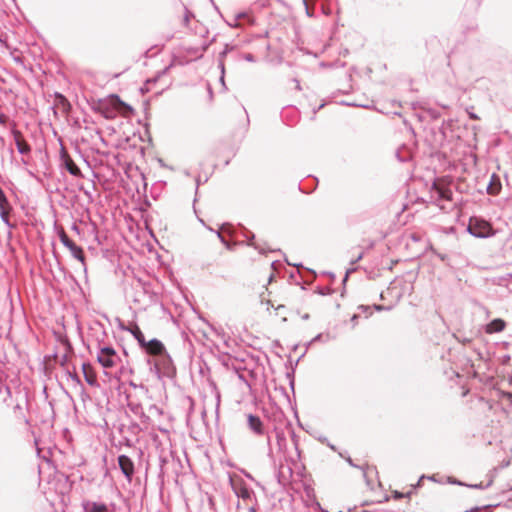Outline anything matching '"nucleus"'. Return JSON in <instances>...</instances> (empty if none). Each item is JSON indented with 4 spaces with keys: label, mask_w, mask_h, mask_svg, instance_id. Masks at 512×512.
Returning <instances> with one entry per match:
<instances>
[{
    "label": "nucleus",
    "mask_w": 512,
    "mask_h": 512,
    "mask_svg": "<svg viewBox=\"0 0 512 512\" xmlns=\"http://www.w3.org/2000/svg\"><path fill=\"white\" fill-rule=\"evenodd\" d=\"M147 363L150 366V371L158 379L172 378L175 375V367L167 351L159 357L148 358Z\"/></svg>",
    "instance_id": "obj_1"
},
{
    "label": "nucleus",
    "mask_w": 512,
    "mask_h": 512,
    "mask_svg": "<svg viewBox=\"0 0 512 512\" xmlns=\"http://www.w3.org/2000/svg\"><path fill=\"white\" fill-rule=\"evenodd\" d=\"M467 231L469 234L476 238H489L495 235V231L492 225L480 218V217H471L469 220V224L467 226Z\"/></svg>",
    "instance_id": "obj_2"
},
{
    "label": "nucleus",
    "mask_w": 512,
    "mask_h": 512,
    "mask_svg": "<svg viewBox=\"0 0 512 512\" xmlns=\"http://www.w3.org/2000/svg\"><path fill=\"white\" fill-rule=\"evenodd\" d=\"M59 239L61 243L70 251L71 255L80 261L83 265H85V254L83 249L76 245L66 234V232L61 229L58 232Z\"/></svg>",
    "instance_id": "obj_3"
},
{
    "label": "nucleus",
    "mask_w": 512,
    "mask_h": 512,
    "mask_svg": "<svg viewBox=\"0 0 512 512\" xmlns=\"http://www.w3.org/2000/svg\"><path fill=\"white\" fill-rule=\"evenodd\" d=\"M232 488L236 496L243 502L255 500L254 491L243 480L232 481Z\"/></svg>",
    "instance_id": "obj_4"
},
{
    "label": "nucleus",
    "mask_w": 512,
    "mask_h": 512,
    "mask_svg": "<svg viewBox=\"0 0 512 512\" xmlns=\"http://www.w3.org/2000/svg\"><path fill=\"white\" fill-rule=\"evenodd\" d=\"M142 349L149 355V358L159 357L166 352L164 344L156 338L146 341V345Z\"/></svg>",
    "instance_id": "obj_5"
},
{
    "label": "nucleus",
    "mask_w": 512,
    "mask_h": 512,
    "mask_svg": "<svg viewBox=\"0 0 512 512\" xmlns=\"http://www.w3.org/2000/svg\"><path fill=\"white\" fill-rule=\"evenodd\" d=\"M118 465L125 478L131 482L134 475V463L127 455L118 456Z\"/></svg>",
    "instance_id": "obj_6"
},
{
    "label": "nucleus",
    "mask_w": 512,
    "mask_h": 512,
    "mask_svg": "<svg viewBox=\"0 0 512 512\" xmlns=\"http://www.w3.org/2000/svg\"><path fill=\"white\" fill-rule=\"evenodd\" d=\"M247 425L248 428L257 436H262L265 434V426L260 417L249 414L247 416Z\"/></svg>",
    "instance_id": "obj_7"
},
{
    "label": "nucleus",
    "mask_w": 512,
    "mask_h": 512,
    "mask_svg": "<svg viewBox=\"0 0 512 512\" xmlns=\"http://www.w3.org/2000/svg\"><path fill=\"white\" fill-rule=\"evenodd\" d=\"M12 135L15 140L17 151L22 155H28L31 152V147L23 140L22 133L19 130H12Z\"/></svg>",
    "instance_id": "obj_8"
},
{
    "label": "nucleus",
    "mask_w": 512,
    "mask_h": 512,
    "mask_svg": "<svg viewBox=\"0 0 512 512\" xmlns=\"http://www.w3.org/2000/svg\"><path fill=\"white\" fill-rule=\"evenodd\" d=\"M432 190H433L436 200H445V201L452 200L453 194H452V191L448 187L441 186L437 183H433Z\"/></svg>",
    "instance_id": "obj_9"
},
{
    "label": "nucleus",
    "mask_w": 512,
    "mask_h": 512,
    "mask_svg": "<svg viewBox=\"0 0 512 512\" xmlns=\"http://www.w3.org/2000/svg\"><path fill=\"white\" fill-rule=\"evenodd\" d=\"M84 512H107L108 507L104 503L94 502V501H84L83 504Z\"/></svg>",
    "instance_id": "obj_10"
},
{
    "label": "nucleus",
    "mask_w": 512,
    "mask_h": 512,
    "mask_svg": "<svg viewBox=\"0 0 512 512\" xmlns=\"http://www.w3.org/2000/svg\"><path fill=\"white\" fill-rule=\"evenodd\" d=\"M62 159L64 162V166L66 170L75 177L82 176L80 168L76 165V163L67 155L63 154Z\"/></svg>",
    "instance_id": "obj_11"
},
{
    "label": "nucleus",
    "mask_w": 512,
    "mask_h": 512,
    "mask_svg": "<svg viewBox=\"0 0 512 512\" xmlns=\"http://www.w3.org/2000/svg\"><path fill=\"white\" fill-rule=\"evenodd\" d=\"M243 236L247 239V245L254 247L256 250H258L260 253H265L266 248L264 245H261L259 242H255V235L248 229L244 228Z\"/></svg>",
    "instance_id": "obj_12"
},
{
    "label": "nucleus",
    "mask_w": 512,
    "mask_h": 512,
    "mask_svg": "<svg viewBox=\"0 0 512 512\" xmlns=\"http://www.w3.org/2000/svg\"><path fill=\"white\" fill-rule=\"evenodd\" d=\"M506 323L504 320L497 318L492 320L486 326V332L489 334L498 333L504 330Z\"/></svg>",
    "instance_id": "obj_13"
},
{
    "label": "nucleus",
    "mask_w": 512,
    "mask_h": 512,
    "mask_svg": "<svg viewBox=\"0 0 512 512\" xmlns=\"http://www.w3.org/2000/svg\"><path fill=\"white\" fill-rule=\"evenodd\" d=\"M82 370L84 374L85 381L91 385L95 386L97 385V379L95 373L92 371L90 364L83 363L82 364Z\"/></svg>",
    "instance_id": "obj_14"
},
{
    "label": "nucleus",
    "mask_w": 512,
    "mask_h": 512,
    "mask_svg": "<svg viewBox=\"0 0 512 512\" xmlns=\"http://www.w3.org/2000/svg\"><path fill=\"white\" fill-rule=\"evenodd\" d=\"M128 330L134 336V338L137 340V342L141 348L144 345H146V339L144 337V334L142 333L140 327L137 324L131 325V327Z\"/></svg>",
    "instance_id": "obj_15"
},
{
    "label": "nucleus",
    "mask_w": 512,
    "mask_h": 512,
    "mask_svg": "<svg viewBox=\"0 0 512 512\" xmlns=\"http://www.w3.org/2000/svg\"><path fill=\"white\" fill-rule=\"evenodd\" d=\"M0 395H3V403L6 404L7 406H10L9 399H11L12 397L11 389L2 380H0Z\"/></svg>",
    "instance_id": "obj_16"
},
{
    "label": "nucleus",
    "mask_w": 512,
    "mask_h": 512,
    "mask_svg": "<svg viewBox=\"0 0 512 512\" xmlns=\"http://www.w3.org/2000/svg\"><path fill=\"white\" fill-rule=\"evenodd\" d=\"M117 357H112L110 355H97L98 362L104 368H111L115 365Z\"/></svg>",
    "instance_id": "obj_17"
},
{
    "label": "nucleus",
    "mask_w": 512,
    "mask_h": 512,
    "mask_svg": "<svg viewBox=\"0 0 512 512\" xmlns=\"http://www.w3.org/2000/svg\"><path fill=\"white\" fill-rule=\"evenodd\" d=\"M3 209H12V208L8 202V199H7L3 189L0 187V210H3Z\"/></svg>",
    "instance_id": "obj_18"
},
{
    "label": "nucleus",
    "mask_w": 512,
    "mask_h": 512,
    "mask_svg": "<svg viewBox=\"0 0 512 512\" xmlns=\"http://www.w3.org/2000/svg\"><path fill=\"white\" fill-rule=\"evenodd\" d=\"M246 20L249 24L253 25L254 24V19L253 17H251L248 13L246 12H240V13H237L235 15V20L236 21H239V20Z\"/></svg>",
    "instance_id": "obj_19"
},
{
    "label": "nucleus",
    "mask_w": 512,
    "mask_h": 512,
    "mask_svg": "<svg viewBox=\"0 0 512 512\" xmlns=\"http://www.w3.org/2000/svg\"><path fill=\"white\" fill-rule=\"evenodd\" d=\"M228 53H226V51H222L220 54H219V68L221 70V82L224 84V70H225V66H224V62H223V59L224 57L227 55Z\"/></svg>",
    "instance_id": "obj_20"
},
{
    "label": "nucleus",
    "mask_w": 512,
    "mask_h": 512,
    "mask_svg": "<svg viewBox=\"0 0 512 512\" xmlns=\"http://www.w3.org/2000/svg\"><path fill=\"white\" fill-rule=\"evenodd\" d=\"M11 209H3V210H0V217H1V220L8 226V227H12L10 221H9V213H10Z\"/></svg>",
    "instance_id": "obj_21"
},
{
    "label": "nucleus",
    "mask_w": 512,
    "mask_h": 512,
    "mask_svg": "<svg viewBox=\"0 0 512 512\" xmlns=\"http://www.w3.org/2000/svg\"><path fill=\"white\" fill-rule=\"evenodd\" d=\"M98 355H110L112 357H117L115 350L109 346L102 347Z\"/></svg>",
    "instance_id": "obj_22"
},
{
    "label": "nucleus",
    "mask_w": 512,
    "mask_h": 512,
    "mask_svg": "<svg viewBox=\"0 0 512 512\" xmlns=\"http://www.w3.org/2000/svg\"><path fill=\"white\" fill-rule=\"evenodd\" d=\"M276 439H277V444L279 446V449L282 448V445L283 443L285 442V436H284V433L283 432H276Z\"/></svg>",
    "instance_id": "obj_23"
},
{
    "label": "nucleus",
    "mask_w": 512,
    "mask_h": 512,
    "mask_svg": "<svg viewBox=\"0 0 512 512\" xmlns=\"http://www.w3.org/2000/svg\"><path fill=\"white\" fill-rule=\"evenodd\" d=\"M491 484H492V481H489L487 484L479 483V484L468 485V487L483 490V489L488 488Z\"/></svg>",
    "instance_id": "obj_24"
},
{
    "label": "nucleus",
    "mask_w": 512,
    "mask_h": 512,
    "mask_svg": "<svg viewBox=\"0 0 512 512\" xmlns=\"http://www.w3.org/2000/svg\"><path fill=\"white\" fill-rule=\"evenodd\" d=\"M217 237L219 238V240L228 248L230 249V244L229 242L224 238V236L222 235V233L220 231H215Z\"/></svg>",
    "instance_id": "obj_25"
},
{
    "label": "nucleus",
    "mask_w": 512,
    "mask_h": 512,
    "mask_svg": "<svg viewBox=\"0 0 512 512\" xmlns=\"http://www.w3.org/2000/svg\"><path fill=\"white\" fill-rule=\"evenodd\" d=\"M303 4L305 6L306 15L309 17H313L314 13L308 5V0H303Z\"/></svg>",
    "instance_id": "obj_26"
},
{
    "label": "nucleus",
    "mask_w": 512,
    "mask_h": 512,
    "mask_svg": "<svg viewBox=\"0 0 512 512\" xmlns=\"http://www.w3.org/2000/svg\"><path fill=\"white\" fill-rule=\"evenodd\" d=\"M248 503V511L249 512H257V504H256V499L253 500L252 502H247Z\"/></svg>",
    "instance_id": "obj_27"
},
{
    "label": "nucleus",
    "mask_w": 512,
    "mask_h": 512,
    "mask_svg": "<svg viewBox=\"0 0 512 512\" xmlns=\"http://www.w3.org/2000/svg\"><path fill=\"white\" fill-rule=\"evenodd\" d=\"M318 292H319V294H321V295H328V294H330V293H331V289H330V288H328V287L319 288V289H318Z\"/></svg>",
    "instance_id": "obj_28"
},
{
    "label": "nucleus",
    "mask_w": 512,
    "mask_h": 512,
    "mask_svg": "<svg viewBox=\"0 0 512 512\" xmlns=\"http://www.w3.org/2000/svg\"><path fill=\"white\" fill-rule=\"evenodd\" d=\"M244 59L248 62H255V57L251 53L245 54Z\"/></svg>",
    "instance_id": "obj_29"
},
{
    "label": "nucleus",
    "mask_w": 512,
    "mask_h": 512,
    "mask_svg": "<svg viewBox=\"0 0 512 512\" xmlns=\"http://www.w3.org/2000/svg\"><path fill=\"white\" fill-rule=\"evenodd\" d=\"M362 257H363V252H361L357 256H355V258H353L351 260V264L353 265V264L357 263L358 261H360L362 259Z\"/></svg>",
    "instance_id": "obj_30"
},
{
    "label": "nucleus",
    "mask_w": 512,
    "mask_h": 512,
    "mask_svg": "<svg viewBox=\"0 0 512 512\" xmlns=\"http://www.w3.org/2000/svg\"><path fill=\"white\" fill-rule=\"evenodd\" d=\"M354 271H355V269H354V268L348 269V270L346 271V274H345L344 279H343V282H344V283L347 281V279H348V277H349L350 273H352V272H354Z\"/></svg>",
    "instance_id": "obj_31"
},
{
    "label": "nucleus",
    "mask_w": 512,
    "mask_h": 512,
    "mask_svg": "<svg viewBox=\"0 0 512 512\" xmlns=\"http://www.w3.org/2000/svg\"><path fill=\"white\" fill-rule=\"evenodd\" d=\"M374 308H375L377 311L389 310V309H390V307H386V306H383V305H374Z\"/></svg>",
    "instance_id": "obj_32"
},
{
    "label": "nucleus",
    "mask_w": 512,
    "mask_h": 512,
    "mask_svg": "<svg viewBox=\"0 0 512 512\" xmlns=\"http://www.w3.org/2000/svg\"><path fill=\"white\" fill-rule=\"evenodd\" d=\"M293 82L295 83V88L298 90V91H301L302 90V87L300 85V82L298 79L294 78L293 79Z\"/></svg>",
    "instance_id": "obj_33"
},
{
    "label": "nucleus",
    "mask_w": 512,
    "mask_h": 512,
    "mask_svg": "<svg viewBox=\"0 0 512 512\" xmlns=\"http://www.w3.org/2000/svg\"><path fill=\"white\" fill-rule=\"evenodd\" d=\"M393 496L395 499H402L405 495L401 492L395 491Z\"/></svg>",
    "instance_id": "obj_34"
},
{
    "label": "nucleus",
    "mask_w": 512,
    "mask_h": 512,
    "mask_svg": "<svg viewBox=\"0 0 512 512\" xmlns=\"http://www.w3.org/2000/svg\"><path fill=\"white\" fill-rule=\"evenodd\" d=\"M323 339V334H318L316 335L313 339H312V342H317V341H321Z\"/></svg>",
    "instance_id": "obj_35"
},
{
    "label": "nucleus",
    "mask_w": 512,
    "mask_h": 512,
    "mask_svg": "<svg viewBox=\"0 0 512 512\" xmlns=\"http://www.w3.org/2000/svg\"><path fill=\"white\" fill-rule=\"evenodd\" d=\"M228 25L231 26V27H235V28L240 26L239 22L236 21L235 19H234L233 22H231V23L229 22Z\"/></svg>",
    "instance_id": "obj_36"
},
{
    "label": "nucleus",
    "mask_w": 512,
    "mask_h": 512,
    "mask_svg": "<svg viewBox=\"0 0 512 512\" xmlns=\"http://www.w3.org/2000/svg\"><path fill=\"white\" fill-rule=\"evenodd\" d=\"M56 96H57V98H59V99H60V102H61V103H63V104H64V103H67V100H66V98H65L63 95H61V94H57Z\"/></svg>",
    "instance_id": "obj_37"
},
{
    "label": "nucleus",
    "mask_w": 512,
    "mask_h": 512,
    "mask_svg": "<svg viewBox=\"0 0 512 512\" xmlns=\"http://www.w3.org/2000/svg\"><path fill=\"white\" fill-rule=\"evenodd\" d=\"M232 49H233L232 46H230L229 44H226L225 48H224V51H226V53H229Z\"/></svg>",
    "instance_id": "obj_38"
},
{
    "label": "nucleus",
    "mask_w": 512,
    "mask_h": 512,
    "mask_svg": "<svg viewBox=\"0 0 512 512\" xmlns=\"http://www.w3.org/2000/svg\"><path fill=\"white\" fill-rule=\"evenodd\" d=\"M449 482H450V483H452V484L463 485V483H462V482H460V481H458V480H456V479H450V480H449Z\"/></svg>",
    "instance_id": "obj_39"
},
{
    "label": "nucleus",
    "mask_w": 512,
    "mask_h": 512,
    "mask_svg": "<svg viewBox=\"0 0 512 512\" xmlns=\"http://www.w3.org/2000/svg\"><path fill=\"white\" fill-rule=\"evenodd\" d=\"M71 378H72L73 380H75L77 383H80V378H79V376H77L76 374H75V375H71Z\"/></svg>",
    "instance_id": "obj_40"
},
{
    "label": "nucleus",
    "mask_w": 512,
    "mask_h": 512,
    "mask_svg": "<svg viewBox=\"0 0 512 512\" xmlns=\"http://www.w3.org/2000/svg\"><path fill=\"white\" fill-rule=\"evenodd\" d=\"M72 229H73L74 231H76L77 233H79V228H78V226H77L76 224H74V225L72 226Z\"/></svg>",
    "instance_id": "obj_41"
},
{
    "label": "nucleus",
    "mask_w": 512,
    "mask_h": 512,
    "mask_svg": "<svg viewBox=\"0 0 512 512\" xmlns=\"http://www.w3.org/2000/svg\"><path fill=\"white\" fill-rule=\"evenodd\" d=\"M347 462L351 465V466H354L353 462H352V459L350 457L347 458Z\"/></svg>",
    "instance_id": "obj_42"
},
{
    "label": "nucleus",
    "mask_w": 512,
    "mask_h": 512,
    "mask_svg": "<svg viewBox=\"0 0 512 512\" xmlns=\"http://www.w3.org/2000/svg\"><path fill=\"white\" fill-rule=\"evenodd\" d=\"M15 410H20L21 409V406L19 404L15 405L14 407Z\"/></svg>",
    "instance_id": "obj_43"
},
{
    "label": "nucleus",
    "mask_w": 512,
    "mask_h": 512,
    "mask_svg": "<svg viewBox=\"0 0 512 512\" xmlns=\"http://www.w3.org/2000/svg\"><path fill=\"white\" fill-rule=\"evenodd\" d=\"M267 445H268L269 447H270V445H271V440H270V437H269V436H268V438H267Z\"/></svg>",
    "instance_id": "obj_44"
},
{
    "label": "nucleus",
    "mask_w": 512,
    "mask_h": 512,
    "mask_svg": "<svg viewBox=\"0 0 512 512\" xmlns=\"http://www.w3.org/2000/svg\"><path fill=\"white\" fill-rule=\"evenodd\" d=\"M471 118L476 119L477 116L475 114H471Z\"/></svg>",
    "instance_id": "obj_45"
},
{
    "label": "nucleus",
    "mask_w": 512,
    "mask_h": 512,
    "mask_svg": "<svg viewBox=\"0 0 512 512\" xmlns=\"http://www.w3.org/2000/svg\"><path fill=\"white\" fill-rule=\"evenodd\" d=\"M4 116H0V122L2 123L4 120H3Z\"/></svg>",
    "instance_id": "obj_46"
},
{
    "label": "nucleus",
    "mask_w": 512,
    "mask_h": 512,
    "mask_svg": "<svg viewBox=\"0 0 512 512\" xmlns=\"http://www.w3.org/2000/svg\"><path fill=\"white\" fill-rule=\"evenodd\" d=\"M360 308L365 309V310L368 309V307H364L363 305H360Z\"/></svg>",
    "instance_id": "obj_47"
},
{
    "label": "nucleus",
    "mask_w": 512,
    "mask_h": 512,
    "mask_svg": "<svg viewBox=\"0 0 512 512\" xmlns=\"http://www.w3.org/2000/svg\"><path fill=\"white\" fill-rule=\"evenodd\" d=\"M308 317H309L308 314H306L303 316V319H308Z\"/></svg>",
    "instance_id": "obj_48"
},
{
    "label": "nucleus",
    "mask_w": 512,
    "mask_h": 512,
    "mask_svg": "<svg viewBox=\"0 0 512 512\" xmlns=\"http://www.w3.org/2000/svg\"><path fill=\"white\" fill-rule=\"evenodd\" d=\"M332 450H336L333 445H329Z\"/></svg>",
    "instance_id": "obj_49"
},
{
    "label": "nucleus",
    "mask_w": 512,
    "mask_h": 512,
    "mask_svg": "<svg viewBox=\"0 0 512 512\" xmlns=\"http://www.w3.org/2000/svg\"><path fill=\"white\" fill-rule=\"evenodd\" d=\"M324 104H321L319 107H318V110L323 108Z\"/></svg>",
    "instance_id": "obj_50"
}]
</instances>
